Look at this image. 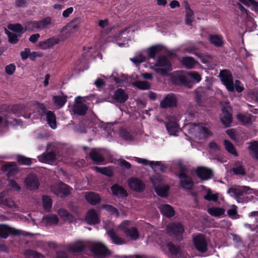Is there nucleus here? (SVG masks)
<instances>
[{"label":"nucleus","mask_w":258,"mask_h":258,"mask_svg":"<svg viewBox=\"0 0 258 258\" xmlns=\"http://www.w3.org/2000/svg\"><path fill=\"white\" fill-rule=\"evenodd\" d=\"M25 31H33L35 29L39 30L38 21H29L26 22L25 24Z\"/></svg>","instance_id":"47"},{"label":"nucleus","mask_w":258,"mask_h":258,"mask_svg":"<svg viewBox=\"0 0 258 258\" xmlns=\"http://www.w3.org/2000/svg\"><path fill=\"white\" fill-rule=\"evenodd\" d=\"M24 182L26 187L30 190L38 189L40 184L38 177L34 175L27 176Z\"/></svg>","instance_id":"14"},{"label":"nucleus","mask_w":258,"mask_h":258,"mask_svg":"<svg viewBox=\"0 0 258 258\" xmlns=\"http://www.w3.org/2000/svg\"><path fill=\"white\" fill-rule=\"evenodd\" d=\"M231 171L235 175H245L246 172L242 163L239 161H236L233 165V167L231 169Z\"/></svg>","instance_id":"31"},{"label":"nucleus","mask_w":258,"mask_h":258,"mask_svg":"<svg viewBox=\"0 0 258 258\" xmlns=\"http://www.w3.org/2000/svg\"><path fill=\"white\" fill-rule=\"evenodd\" d=\"M234 90L238 93H241L244 90V87L241 83V82L238 80H236L235 82L234 83Z\"/></svg>","instance_id":"61"},{"label":"nucleus","mask_w":258,"mask_h":258,"mask_svg":"<svg viewBox=\"0 0 258 258\" xmlns=\"http://www.w3.org/2000/svg\"><path fill=\"white\" fill-rule=\"evenodd\" d=\"M193 11L189 8L186 11L185 16V23L187 25H191L192 23Z\"/></svg>","instance_id":"58"},{"label":"nucleus","mask_w":258,"mask_h":258,"mask_svg":"<svg viewBox=\"0 0 258 258\" xmlns=\"http://www.w3.org/2000/svg\"><path fill=\"white\" fill-rule=\"evenodd\" d=\"M44 219L49 224H57L59 221L57 216L54 214L45 217Z\"/></svg>","instance_id":"57"},{"label":"nucleus","mask_w":258,"mask_h":258,"mask_svg":"<svg viewBox=\"0 0 258 258\" xmlns=\"http://www.w3.org/2000/svg\"><path fill=\"white\" fill-rule=\"evenodd\" d=\"M9 183L10 186L14 188L16 191H19L21 190V187L20 185L17 183V182L13 179H10L9 181Z\"/></svg>","instance_id":"64"},{"label":"nucleus","mask_w":258,"mask_h":258,"mask_svg":"<svg viewBox=\"0 0 258 258\" xmlns=\"http://www.w3.org/2000/svg\"><path fill=\"white\" fill-rule=\"evenodd\" d=\"M9 38V41L12 44H16L19 41L18 36L13 33L8 32L7 33Z\"/></svg>","instance_id":"59"},{"label":"nucleus","mask_w":258,"mask_h":258,"mask_svg":"<svg viewBox=\"0 0 258 258\" xmlns=\"http://www.w3.org/2000/svg\"><path fill=\"white\" fill-rule=\"evenodd\" d=\"M189 75L192 79L196 81L197 83H199L202 79L199 73L195 71L190 72Z\"/></svg>","instance_id":"62"},{"label":"nucleus","mask_w":258,"mask_h":258,"mask_svg":"<svg viewBox=\"0 0 258 258\" xmlns=\"http://www.w3.org/2000/svg\"><path fill=\"white\" fill-rule=\"evenodd\" d=\"M182 64L188 69H191L195 67L197 61L192 57L185 56L181 60Z\"/></svg>","instance_id":"36"},{"label":"nucleus","mask_w":258,"mask_h":258,"mask_svg":"<svg viewBox=\"0 0 258 258\" xmlns=\"http://www.w3.org/2000/svg\"><path fill=\"white\" fill-rule=\"evenodd\" d=\"M133 85L142 90H147L151 88V84L146 81H137L134 82Z\"/></svg>","instance_id":"42"},{"label":"nucleus","mask_w":258,"mask_h":258,"mask_svg":"<svg viewBox=\"0 0 258 258\" xmlns=\"http://www.w3.org/2000/svg\"><path fill=\"white\" fill-rule=\"evenodd\" d=\"M0 202L4 205L9 207H12L14 204L13 202H10L9 199L3 198L1 196H0Z\"/></svg>","instance_id":"63"},{"label":"nucleus","mask_w":258,"mask_h":258,"mask_svg":"<svg viewBox=\"0 0 258 258\" xmlns=\"http://www.w3.org/2000/svg\"><path fill=\"white\" fill-rule=\"evenodd\" d=\"M230 191L234 194L235 199L238 203H246L249 199L247 195L251 193L252 189L247 186L231 188Z\"/></svg>","instance_id":"2"},{"label":"nucleus","mask_w":258,"mask_h":258,"mask_svg":"<svg viewBox=\"0 0 258 258\" xmlns=\"http://www.w3.org/2000/svg\"><path fill=\"white\" fill-rule=\"evenodd\" d=\"M107 234L113 243L121 245L125 243L124 239L117 236L113 229L108 230Z\"/></svg>","instance_id":"32"},{"label":"nucleus","mask_w":258,"mask_h":258,"mask_svg":"<svg viewBox=\"0 0 258 258\" xmlns=\"http://www.w3.org/2000/svg\"><path fill=\"white\" fill-rule=\"evenodd\" d=\"M130 60L137 66L142 62H145L146 60V57L143 54L140 53L133 58H130Z\"/></svg>","instance_id":"52"},{"label":"nucleus","mask_w":258,"mask_h":258,"mask_svg":"<svg viewBox=\"0 0 258 258\" xmlns=\"http://www.w3.org/2000/svg\"><path fill=\"white\" fill-rule=\"evenodd\" d=\"M128 221L123 222L121 224V229L126 236L130 237L132 240H136L139 237V232L135 227H128Z\"/></svg>","instance_id":"8"},{"label":"nucleus","mask_w":258,"mask_h":258,"mask_svg":"<svg viewBox=\"0 0 258 258\" xmlns=\"http://www.w3.org/2000/svg\"><path fill=\"white\" fill-rule=\"evenodd\" d=\"M110 190L113 197L118 199H124L126 198L128 194L125 188L117 183H115L110 187Z\"/></svg>","instance_id":"12"},{"label":"nucleus","mask_w":258,"mask_h":258,"mask_svg":"<svg viewBox=\"0 0 258 258\" xmlns=\"http://www.w3.org/2000/svg\"><path fill=\"white\" fill-rule=\"evenodd\" d=\"M38 23L39 30H44L45 29H48L51 26H53L54 21L51 17L47 16L38 21Z\"/></svg>","instance_id":"27"},{"label":"nucleus","mask_w":258,"mask_h":258,"mask_svg":"<svg viewBox=\"0 0 258 258\" xmlns=\"http://www.w3.org/2000/svg\"><path fill=\"white\" fill-rule=\"evenodd\" d=\"M204 198L208 201L216 202L218 199V195L217 194H213L211 189L208 188L207 193Z\"/></svg>","instance_id":"55"},{"label":"nucleus","mask_w":258,"mask_h":258,"mask_svg":"<svg viewBox=\"0 0 258 258\" xmlns=\"http://www.w3.org/2000/svg\"><path fill=\"white\" fill-rule=\"evenodd\" d=\"M2 169L4 171L7 172L8 175H11L18 171V167L15 163H9L4 164L2 166Z\"/></svg>","instance_id":"39"},{"label":"nucleus","mask_w":258,"mask_h":258,"mask_svg":"<svg viewBox=\"0 0 258 258\" xmlns=\"http://www.w3.org/2000/svg\"><path fill=\"white\" fill-rule=\"evenodd\" d=\"M210 43L217 47H221L224 44V40L222 35L218 34H211L209 36Z\"/></svg>","instance_id":"25"},{"label":"nucleus","mask_w":258,"mask_h":258,"mask_svg":"<svg viewBox=\"0 0 258 258\" xmlns=\"http://www.w3.org/2000/svg\"><path fill=\"white\" fill-rule=\"evenodd\" d=\"M102 207L107 211L110 215H115L116 217H118L119 215L118 209L112 205L104 204L102 206Z\"/></svg>","instance_id":"49"},{"label":"nucleus","mask_w":258,"mask_h":258,"mask_svg":"<svg viewBox=\"0 0 258 258\" xmlns=\"http://www.w3.org/2000/svg\"><path fill=\"white\" fill-rule=\"evenodd\" d=\"M94 255L98 257L101 258L108 255L109 253L108 249L100 243H94L88 245Z\"/></svg>","instance_id":"7"},{"label":"nucleus","mask_w":258,"mask_h":258,"mask_svg":"<svg viewBox=\"0 0 258 258\" xmlns=\"http://www.w3.org/2000/svg\"><path fill=\"white\" fill-rule=\"evenodd\" d=\"M89 157L94 162L97 164L101 163L105 160L104 157L95 148L91 150L89 153Z\"/></svg>","instance_id":"28"},{"label":"nucleus","mask_w":258,"mask_h":258,"mask_svg":"<svg viewBox=\"0 0 258 258\" xmlns=\"http://www.w3.org/2000/svg\"><path fill=\"white\" fill-rule=\"evenodd\" d=\"M17 161L21 165L30 166L32 164V159L22 155H18L16 157Z\"/></svg>","instance_id":"48"},{"label":"nucleus","mask_w":258,"mask_h":258,"mask_svg":"<svg viewBox=\"0 0 258 258\" xmlns=\"http://www.w3.org/2000/svg\"><path fill=\"white\" fill-rule=\"evenodd\" d=\"M177 99L173 93H170L166 95L161 101L160 107L162 109L174 108L176 107Z\"/></svg>","instance_id":"9"},{"label":"nucleus","mask_w":258,"mask_h":258,"mask_svg":"<svg viewBox=\"0 0 258 258\" xmlns=\"http://www.w3.org/2000/svg\"><path fill=\"white\" fill-rule=\"evenodd\" d=\"M85 199L87 202L92 206H95L100 203L101 198L98 193L88 191L85 193Z\"/></svg>","instance_id":"18"},{"label":"nucleus","mask_w":258,"mask_h":258,"mask_svg":"<svg viewBox=\"0 0 258 258\" xmlns=\"http://www.w3.org/2000/svg\"><path fill=\"white\" fill-rule=\"evenodd\" d=\"M178 173L177 174L178 177H184L185 176L188 175L186 173L187 172V168L182 163H179L178 164Z\"/></svg>","instance_id":"54"},{"label":"nucleus","mask_w":258,"mask_h":258,"mask_svg":"<svg viewBox=\"0 0 258 258\" xmlns=\"http://www.w3.org/2000/svg\"><path fill=\"white\" fill-rule=\"evenodd\" d=\"M220 76L221 80L227 90L229 92H233L234 86L231 72L228 70H223L221 72Z\"/></svg>","instance_id":"6"},{"label":"nucleus","mask_w":258,"mask_h":258,"mask_svg":"<svg viewBox=\"0 0 258 258\" xmlns=\"http://www.w3.org/2000/svg\"><path fill=\"white\" fill-rule=\"evenodd\" d=\"M8 28L11 31L20 33V34H22L25 32V29H24L22 25L19 23L9 24Z\"/></svg>","instance_id":"45"},{"label":"nucleus","mask_w":258,"mask_h":258,"mask_svg":"<svg viewBox=\"0 0 258 258\" xmlns=\"http://www.w3.org/2000/svg\"><path fill=\"white\" fill-rule=\"evenodd\" d=\"M113 97L117 103L123 104L128 99V96L123 89L118 88L115 91Z\"/></svg>","instance_id":"22"},{"label":"nucleus","mask_w":258,"mask_h":258,"mask_svg":"<svg viewBox=\"0 0 258 258\" xmlns=\"http://www.w3.org/2000/svg\"><path fill=\"white\" fill-rule=\"evenodd\" d=\"M58 214L61 218L65 220H71L74 218L73 216L68 210L63 208L59 209Z\"/></svg>","instance_id":"50"},{"label":"nucleus","mask_w":258,"mask_h":258,"mask_svg":"<svg viewBox=\"0 0 258 258\" xmlns=\"http://www.w3.org/2000/svg\"><path fill=\"white\" fill-rule=\"evenodd\" d=\"M161 213L167 218H172L175 215V211L173 208L169 205L163 204L160 208Z\"/></svg>","instance_id":"26"},{"label":"nucleus","mask_w":258,"mask_h":258,"mask_svg":"<svg viewBox=\"0 0 258 258\" xmlns=\"http://www.w3.org/2000/svg\"><path fill=\"white\" fill-rule=\"evenodd\" d=\"M94 168L97 172L100 173L109 177H111L113 175V171L109 167H100L95 166Z\"/></svg>","instance_id":"37"},{"label":"nucleus","mask_w":258,"mask_h":258,"mask_svg":"<svg viewBox=\"0 0 258 258\" xmlns=\"http://www.w3.org/2000/svg\"><path fill=\"white\" fill-rule=\"evenodd\" d=\"M153 70L157 74L162 76H167L172 70V64L166 56L162 55L157 58Z\"/></svg>","instance_id":"1"},{"label":"nucleus","mask_w":258,"mask_h":258,"mask_svg":"<svg viewBox=\"0 0 258 258\" xmlns=\"http://www.w3.org/2000/svg\"><path fill=\"white\" fill-rule=\"evenodd\" d=\"M42 205L44 210L49 212L52 206V201L51 198L47 195H44L42 197Z\"/></svg>","instance_id":"38"},{"label":"nucleus","mask_w":258,"mask_h":258,"mask_svg":"<svg viewBox=\"0 0 258 258\" xmlns=\"http://www.w3.org/2000/svg\"><path fill=\"white\" fill-rule=\"evenodd\" d=\"M197 133L195 136L199 139H205L212 136V132L207 127L195 124Z\"/></svg>","instance_id":"15"},{"label":"nucleus","mask_w":258,"mask_h":258,"mask_svg":"<svg viewBox=\"0 0 258 258\" xmlns=\"http://www.w3.org/2000/svg\"><path fill=\"white\" fill-rule=\"evenodd\" d=\"M25 254L28 258H45L43 254L31 249L27 250Z\"/></svg>","instance_id":"51"},{"label":"nucleus","mask_w":258,"mask_h":258,"mask_svg":"<svg viewBox=\"0 0 258 258\" xmlns=\"http://www.w3.org/2000/svg\"><path fill=\"white\" fill-rule=\"evenodd\" d=\"M57 154L55 150H52L47 153H43L40 156L39 160L45 163H53L57 159Z\"/></svg>","instance_id":"21"},{"label":"nucleus","mask_w":258,"mask_h":258,"mask_svg":"<svg viewBox=\"0 0 258 258\" xmlns=\"http://www.w3.org/2000/svg\"><path fill=\"white\" fill-rule=\"evenodd\" d=\"M60 39L57 37H52L45 41H41L39 42V46L42 49H46L52 47L55 44L59 43Z\"/></svg>","instance_id":"20"},{"label":"nucleus","mask_w":258,"mask_h":258,"mask_svg":"<svg viewBox=\"0 0 258 258\" xmlns=\"http://www.w3.org/2000/svg\"><path fill=\"white\" fill-rule=\"evenodd\" d=\"M85 220L90 225L98 224L100 222L99 216L94 209H91L87 212Z\"/></svg>","instance_id":"17"},{"label":"nucleus","mask_w":258,"mask_h":258,"mask_svg":"<svg viewBox=\"0 0 258 258\" xmlns=\"http://www.w3.org/2000/svg\"><path fill=\"white\" fill-rule=\"evenodd\" d=\"M169 190V186L168 185H164L163 186H157L155 187L156 193L161 198H167L168 196V191Z\"/></svg>","instance_id":"30"},{"label":"nucleus","mask_w":258,"mask_h":258,"mask_svg":"<svg viewBox=\"0 0 258 258\" xmlns=\"http://www.w3.org/2000/svg\"><path fill=\"white\" fill-rule=\"evenodd\" d=\"M128 184L132 190L138 192H142L145 189V184L138 178L132 177L128 179Z\"/></svg>","instance_id":"10"},{"label":"nucleus","mask_w":258,"mask_h":258,"mask_svg":"<svg viewBox=\"0 0 258 258\" xmlns=\"http://www.w3.org/2000/svg\"><path fill=\"white\" fill-rule=\"evenodd\" d=\"M224 146L226 150L230 154L234 155V156H238V153L236 150L233 144L228 140H225L224 141Z\"/></svg>","instance_id":"40"},{"label":"nucleus","mask_w":258,"mask_h":258,"mask_svg":"<svg viewBox=\"0 0 258 258\" xmlns=\"http://www.w3.org/2000/svg\"><path fill=\"white\" fill-rule=\"evenodd\" d=\"M16 70V66L14 63H11L5 67V72L8 75H13Z\"/></svg>","instance_id":"60"},{"label":"nucleus","mask_w":258,"mask_h":258,"mask_svg":"<svg viewBox=\"0 0 258 258\" xmlns=\"http://www.w3.org/2000/svg\"><path fill=\"white\" fill-rule=\"evenodd\" d=\"M179 185L185 190H192L195 187V182L191 176L186 175L184 177L179 178Z\"/></svg>","instance_id":"13"},{"label":"nucleus","mask_w":258,"mask_h":258,"mask_svg":"<svg viewBox=\"0 0 258 258\" xmlns=\"http://www.w3.org/2000/svg\"><path fill=\"white\" fill-rule=\"evenodd\" d=\"M120 136L123 139L126 141H133V137L132 135L126 129H122L120 131Z\"/></svg>","instance_id":"56"},{"label":"nucleus","mask_w":258,"mask_h":258,"mask_svg":"<svg viewBox=\"0 0 258 258\" xmlns=\"http://www.w3.org/2000/svg\"><path fill=\"white\" fill-rule=\"evenodd\" d=\"M45 115L46 116L47 123L51 128L55 129L56 127V116L54 112L51 111H48Z\"/></svg>","instance_id":"35"},{"label":"nucleus","mask_w":258,"mask_h":258,"mask_svg":"<svg viewBox=\"0 0 258 258\" xmlns=\"http://www.w3.org/2000/svg\"><path fill=\"white\" fill-rule=\"evenodd\" d=\"M192 243L196 249L201 253H205L208 250V240L206 236L202 233L193 236Z\"/></svg>","instance_id":"4"},{"label":"nucleus","mask_w":258,"mask_h":258,"mask_svg":"<svg viewBox=\"0 0 258 258\" xmlns=\"http://www.w3.org/2000/svg\"><path fill=\"white\" fill-rule=\"evenodd\" d=\"M196 173L198 177L203 180H207L210 179L213 175L212 170L202 166L197 167Z\"/></svg>","instance_id":"16"},{"label":"nucleus","mask_w":258,"mask_h":258,"mask_svg":"<svg viewBox=\"0 0 258 258\" xmlns=\"http://www.w3.org/2000/svg\"><path fill=\"white\" fill-rule=\"evenodd\" d=\"M73 188L69 185L60 182L57 186L54 193L56 195L59 196L61 198H64L69 196L71 194Z\"/></svg>","instance_id":"11"},{"label":"nucleus","mask_w":258,"mask_h":258,"mask_svg":"<svg viewBox=\"0 0 258 258\" xmlns=\"http://www.w3.org/2000/svg\"><path fill=\"white\" fill-rule=\"evenodd\" d=\"M86 247H88V245L85 244L83 241L78 240L68 245L67 249L74 253H79L84 251Z\"/></svg>","instance_id":"19"},{"label":"nucleus","mask_w":258,"mask_h":258,"mask_svg":"<svg viewBox=\"0 0 258 258\" xmlns=\"http://www.w3.org/2000/svg\"><path fill=\"white\" fill-rule=\"evenodd\" d=\"M255 117L248 113H238L237 115V120L243 125L252 123Z\"/></svg>","instance_id":"23"},{"label":"nucleus","mask_w":258,"mask_h":258,"mask_svg":"<svg viewBox=\"0 0 258 258\" xmlns=\"http://www.w3.org/2000/svg\"><path fill=\"white\" fill-rule=\"evenodd\" d=\"M67 98V96L64 95L62 96L55 95L52 97V101L55 106L58 108H61L66 103Z\"/></svg>","instance_id":"34"},{"label":"nucleus","mask_w":258,"mask_h":258,"mask_svg":"<svg viewBox=\"0 0 258 258\" xmlns=\"http://www.w3.org/2000/svg\"><path fill=\"white\" fill-rule=\"evenodd\" d=\"M136 161L139 163H142L145 165H149L152 168L153 167V165L156 166H161V162L160 161H149L148 160L140 158L138 157L136 158Z\"/></svg>","instance_id":"46"},{"label":"nucleus","mask_w":258,"mask_h":258,"mask_svg":"<svg viewBox=\"0 0 258 258\" xmlns=\"http://www.w3.org/2000/svg\"><path fill=\"white\" fill-rule=\"evenodd\" d=\"M168 234L174 239L180 241L184 232L183 226L179 222H171L166 226Z\"/></svg>","instance_id":"3"},{"label":"nucleus","mask_w":258,"mask_h":258,"mask_svg":"<svg viewBox=\"0 0 258 258\" xmlns=\"http://www.w3.org/2000/svg\"><path fill=\"white\" fill-rule=\"evenodd\" d=\"M170 253L173 255L176 256L179 253L180 249L179 246H177L173 244L171 242H169L167 244Z\"/></svg>","instance_id":"53"},{"label":"nucleus","mask_w":258,"mask_h":258,"mask_svg":"<svg viewBox=\"0 0 258 258\" xmlns=\"http://www.w3.org/2000/svg\"><path fill=\"white\" fill-rule=\"evenodd\" d=\"M220 119L222 123L226 127L229 126L232 122V115L229 111L228 108L222 109V113L221 115Z\"/></svg>","instance_id":"24"},{"label":"nucleus","mask_w":258,"mask_h":258,"mask_svg":"<svg viewBox=\"0 0 258 258\" xmlns=\"http://www.w3.org/2000/svg\"><path fill=\"white\" fill-rule=\"evenodd\" d=\"M168 132L172 135H175L177 132L178 125L175 122H166L165 123Z\"/></svg>","instance_id":"44"},{"label":"nucleus","mask_w":258,"mask_h":258,"mask_svg":"<svg viewBox=\"0 0 258 258\" xmlns=\"http://www.w3.org/2000/svg\"><path fill=\"white\" fill-rule=\"evenodd\" d=\"M88 109V106L85 104H76L73 107V111L75 114L83 116L86 113Z\"/></svg>","instance_id":"33"},{"label":"nucleus","mask_w":258,"mask_h":258,"mask_svg":"<svg viewBox=\"0 0 258 258\" xmlns=\"http://www.w3.org/2000/svg\"><path fill=\"white\" fill-rule=\"evenodd\" d=\"M9 235L18 236L30 235V233L26 231L17 230L5 224L0 225V237L6 239Z\"/></svg>","instance_id":"5"},{"label":"nucleus","mask_w":258,"mask_h":258,"mask_svg":"<svg viewBox=\"0 0 258 258\" xmlns=\"http://www.w3.org/2000/svg\"><path fill=\"white\" fill-rule=\"evenodd\" d=\"M208 213L214 217H220L224 214V209L219 207H212L208 209Z\"/></svg>","instance_id":"43"},{"label":"nucleus","mask_w":258,"mask_h":258,"mask_svg":"<svg viewBox=\"0 0 258 258\" xmlns=\"http://www.w3.org/2000/svg\"><path fill=\"white\" fill-rule=\"evenodd\" d=\"M163 49V46L161 44L153 45L148 49V56L150 58H154L156 55L160 53Z\"/></svg>","instance_id":"29"},{"label":"nucleus","mask_w":258,"mask_h":258,"mask_svg":"<svg viewBox=\"0 0 258 258\" xmlns=\"http://www.w3.org/2000/svg\"><path fill=\"white\" fill-rule=\"evenodd\" d=\"M249 144L248 150L252 152L250 154L253 158L258 160V141H253Z\"/></svg>","instance_id":"41"}]
</instances>
